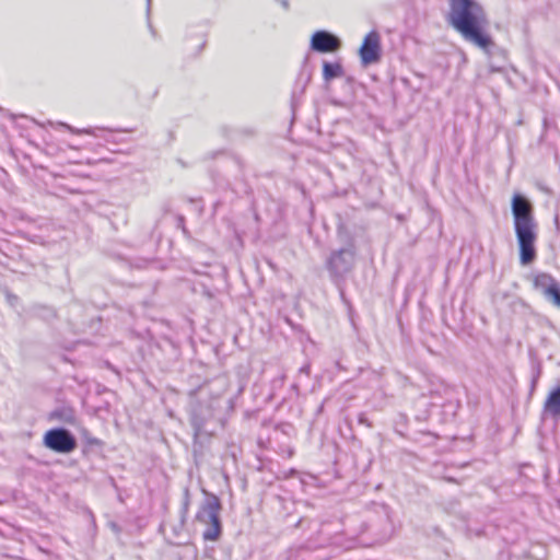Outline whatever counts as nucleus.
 Instances as JSON below:
<instances>
[{"instance_id": "18", "label": "nucleus", "mask_w": 560, "mask_h": 560, "mask_svg": "<svg viewBox=\"0 0 560 560\" xmlns=\"http://www.w3.org/2000/svg\"><path fill=\"white\" fill-rule=\"evenodd\" d=\"M182 221H183V218L177 217V228L180 225Z\"/></svg>"}, {"instance_id": "6", "label": "nucleus", "mask_w": 560, "mask_h": 560, "mask_svg": "<svg viewBox=\"0 0 560 560\" xmlns=\"http://www.w3.org/2000/svg\"><path fill=\"white\" fill-rule=\"evenodd\" d=\"M375 508L377 517L370 521L369 529L374 533L377 542H384L392 537L394 533V524L387 505L375 504Z\"/></svg>"}, {"instance_id": "15", "label": "nucleus", "mask_w": 560, "mask_h": 560, "mask_svg": "<svg viewBox=\"0 0 560 560\" xmlns=\"http://www.w3.org/2000/svg\"><path fill=\"white\" fill-rule=\"evenodd\" d=\"M280 3H281V5H282V8H284L285 10H288V9H289V1H288V0H281V2H280Z\"/></svg>"}, {"instance_id": "7", "label": "nucleus", "mask_w": 560, "mask_h": 560, "mask_svg": "<svg viewBox=\"0 0 560 560\" xmlns=\"http://www.w3.org/2000/svg\"><path fill=\"white\" fill-rule=\"evenodd\" d=\"M533 285L551 305L560 310V282L556 278L539 272L534 277Z\"/></svg>"}, {"instance_id": "19", "label": "nucleus", "mask_w": 560, "mask_h": 560, "mask_svg": "<svg viewBox=\"0 0 560 560\" xmlns=\"http://www.w3.org/2000/svg\"><path fill=\"white\" fill-rule=\"evenodd\" d=\"M283 380H284V375H281L279 381L283 382Z\"/></svg>"}, {"instance_id": "16", "label": "nucleus", "mask_w": 560, "mask_h": 560, "mask_svg": "<svg viewBox=\"0 0 560 560\" xmlns=\"http://www.w3.org/2000/svg\"><path fill=\"white\" fill-rule=\"evenodd\" d=\"M308 370H310L308 365H305V366H302V368L300 369V372H302V373H306V374H307V373H308Z\"/></svg>"}, {"instance_id": "9", "label": "nucleus", "mask_w": 560, "mask_h": 560, "mask_svg": "<svg viewBox=\"0 0 560 560\" xmlns=\"http://www.w3.org/2000/svg\"><path fill=\"white\" fill-rule=\"evenodd\" d=\"M360 57L363 65H371L381 58L380 35L372 31L365 37L360 48Z\"/></svg>"}, {"instance_id": "3", "label": "nucleus", "mask_w": 560, "mask_h": 560, "mask_svg": "<svg viewBox=\"0 0 560 560\" xmlns=\"http://www.w3.org/2000/svg\"><path fill=\"white\" fill-rule=\"evenodd\" d=\"M203 493L206 495L197 512V520L206 526V529L202 533L203 539L215 541L222 533V523L220 517L222 504L220 499L212 492Z\"/></svg>"}, {"instance_id": "12", "label": "nucleus", "mask_w": 560, "mask_h": 560, "mask_svg": "<svg viewBox=\"0 0 560 560\" xmlns=\"http://www.w3.org/2000/svg\"><path fill=\"white\" fill-rule=\"evenodd\" d=\"M343 75L342 66L339 62H327L323 65V78L326 82Z\"/></svg>"}, {"instance_id": "17", "label": "nucleus", "mask_w": 560, "mask_h": 560, "mask_svg": "<svg viewBox=\"0 0 560 560\" xmlns=\"http://www.w3.org/2000/svg\"><path fill=\"white\" fill-rule=\"evenodd\" d=\"M67 421H68L69 423H73V422H74V418L71 416L70 418H68V419H67Z\"/></svg>"}, {"instance_id": "2", "label": "nucleus", "mask_w": 560, "mask_h": 560, "mask_svg": "<svg viewBox=\"0 0 560 560\" xmlns=\"http://www.w3.org/2000/svg\"><path fill=\"white\" fill-rule=\"evenodd\" d=\"M511 211L520 248V262L527 266L537 256L535 248L537 223L534 218V207L527 197L516 192L511 200Z\"/></svg>"}, {"instance_id": "1", "label": "nucleus", "mask_w": 560, "mask_h": 560, "mask_svg": "<svg viewBox=\"0 0 560 560\" xmlns=\"http://www.w3.org/2000/svg\"><path fill=\"white\" fill-rule=\"evenodd\" d=\"M448 23L465 40L488 50L494 45L491 36L485 32L489 20L482 5L476 0H448Z\"/></svg>"}, {"instance_id": "5", "label": "nucleus", "mask_w": 560, "mask_h": 560, "mask_svg": "<svg viewBox=\"0 0 560 560\" xmlns=\"http://www.w3.org/2000/svg\"><path fill=\"white\" fill-rule=\"evenodd\" d=\"M190 422L196 441L200 444L203 443L217 429L212 405H201L199 402L195 405L191 409Z\"/></svg>"}, {"instance_id": "10", "label": "nucleus", "mask_w": 560, "mask_h": 560, "mask_svg": "<svg viewBox=\"0 0 560 560\" xmlns=\"http://www.w3.org/2000/svg\"><path fill=\"white\" fill-rule=\"evenodd\" d=\"M340 40L327 31H316L311 38V48L317 52H330L339 49Z\"/></svg>"}, {"instance_id": "8", "label": "nucleus", "mask_w": 560, "mask_h": 560, "mask_svg": "<svg viewBox=\"0 0 560 560\" xmlns=\"http://www.w3.org/2000/svg\"><path fill=\"white\" fill-rule=\"evenodd\" d=\"M44 444L57 453H70L75 450L77 441L66 429H52L45 433Z\"/></svg>"}, {"instance_id": "14", "label": "nucleus", "mask_w": 560, "mask_h": 560, "mask_svg": "<svg viewBox=\"0 0 560 560\" xmlns=\"http://www.w3.org/2000/svg\"><path fill=\"white\" fill-rule=\"evenodd\" d=\"M206 40L203 38L200 39V43L198 45V52L201 51V49L205 47Z\"/></svg>"}, {"instance_id": "13", "label": "nucleus", "mask_w": 560, "mask_h": 560, "mask_svg": "<svg viewBox=\"0 0 560 560\" xmlns=\"http://www.w3.org/2000/svg\"><path fill=\"white\" fill-rule=\"evenodd\" d=\"M208 390V385H202L198 388L197 393L199 396H202L203 394H206Z\"/></svg>"}, {"instance_id": "4", "label": "nucleus", "mask_w": 560, "mask_h": 560, "mask_svg": "<svg viewBox=\"0 0 560 560\" xmlns=\"http://www.w3.org/2000/svg\"><path fill=\"white\" fill-rule=\"evenodd\" d=\"M355 262V247L350 243L347 247L332 250L326 259V268L330 279L339 283L352 270Z\"/></svg>"}, {"instance_id": "11", "label": "nucleus", "mask_w": 560, "mask_h": 560, "mask_svg": "<svg viewBox=\"0 0 560 560\" xmlns=\"http://www.w3.org/2000/svg\"><path fill=\"white\" fill-rule=\"evenodd\" d=\"M544 410L552 417L560 416V385L549 392L544 404Z\"/></svg>"}]
</instances>
